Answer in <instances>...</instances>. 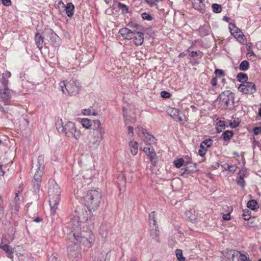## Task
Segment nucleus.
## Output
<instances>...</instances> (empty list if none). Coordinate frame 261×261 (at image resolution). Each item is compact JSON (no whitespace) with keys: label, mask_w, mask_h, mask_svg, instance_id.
Segmentation results:
<instances>
[{"label":"nucleus","mask_w":261,"mask_h":261,"mask_svg":"<svg viewBox=\"0 0 261 261\" xmlns=\"http://www.w3.org/2000/svg\"><path fill=\"white\" fill-rule=\"evenodd\" d=\"M57 6L59 7L60 6H62V7L64 8L66 5H65V4H64V3L62 1H60L58 2V4H57Z\"/></svg>","instance_id":"e2e57ef3"},{"label":"nucleus","mask_w":261,"mask_h":261,"mask_svg":"<svg viewBox=\"0 0 261 261\" xmlns=\"http://www.w3.org/2000/svg\"><path fill=\"white\" fill-rule=\"evenodd\" d=\"M250 212L249 210H247V212H245L242 215L244 219L245 220H248L250 218Z\"/></svg>","instance_id":"de8ad7c7"},{"label":"nucleus","mask_w":261,"mask_h":261,"mask_svg":"<svg viewBox=\"0 0 261 261\" xmlns=\"http://www.w3.org/2000/svg\"><path fill=\"white\" fill-rule=\"evenodd\" d=\"M34 40L36 46L38 49L41 50L42 48L44 43L43 36L40 33H36L35 35Z\"/></svg>","instance_id":"4be33fe9"},{"label":"nucleus","mask_w":261,"mask_h":261,"mask_svg":"<svg viewBox=\"0 0 261 261\" xmlns=\"http://www.w3.org/2000/svg\"><path fill=\"white\" fill-rule=\"evenodd\" d=\"M142 18L144 20H152V17L149 14L146 12L143 13L141 14Z\"/></svg>","instance_id":"37998d69"},{"label":"nucleus","mask_w":261,"mask_h":261,"mask_svg":"<svg viewBox=\"0 0 261 261\" xmlns=\"http://www.w3.org/2000/svg\"><path fill=\"white\" fill-rule=\"evenodd\" d=\"M80 219L79 216H73L67 223V227L71 231V234L69 235V238L77 236V234L82 231L83 227H81L82 222L80 221Z\"/></svg>","instance_id":"9d476101"},{"label":"nucleus","mask_w":261,"mask_h":261,"mask_svg":"<svg viewBox=\"0 0 261 261\" xmlns=\"http://www.w3.org/2000/svg\"><path fill=\"white\" fill-rule=\"evenodd\" d=\"M247 206L252 210H255L259 207L258 203L255 200H249L247 203Z\"/></svg>","instance_id":"cd10ccee"},{"label":"nucleus","mask_w":261,"mask_h":261,"mask_svg":"<svg viewBox=\"0 0 261 261\" xmlns=\"http://www.w3.org/2000/svg\"><path fill=\"white\" fill-rule=\"evenodd\" d=\"M21 121H22V122H24V123L26 125H28L29 121L28 120V119H27L24 118H22Z\"/></svg>","instance_id":"338daca9"},{"label":"nucleus","mask_w":261,"mask_h":261,"mask_svg":"<svg viewBox=\"0 0 261 261\" xmlns=\"http://www.w3.org/2000/svg\"><path fill=\"white\" fill-rule=\"evenodd\" d=\"M3 4L6 6H9L11 5V0H1Z\"/></svg>","instance_id":"3c124183"},{"label":"nucleus","mask_w":261,"mask_h":261,"mask_svg":"<svg viewBox=\"0 0 261 261\" xmlns=\"http://www.w3.org/2000/svg\"><path fill=\"white\" fill-rule=\"evenodd\" d=\"M84 111H85V112L84 113V114L85 115H89L91 114V111L90 109H85V110H84Z\"/></svg>","instance_id":"052dcab7"},{"label":"nucleus","mask_w":261,"mask_h":261,"mask_svg":"<svg viewBox=\"0 0 261 261\" xmlns=\"http://www.w3.org/2000/svg\"><path fill=\"white\" fill-rule=\"evenodd\" d=\"M245 171H240L238 173V178H244V176L245 174Z\"/></svg>","instance_id":"5fc2aeb1"},{"label":"nucleus","mask_w":261,"mask_h":261,"mask_svg":"<svg viewBox=\"0 0 261 261\" xmlns=\"http://www.w3.org/2000/svg\"><path fill=\"white\" fill-rule=\"evenodd\" d=\"M238 90L246 94H253L256 91L255 85L253 83L248 82L241 84Z\"/></svg>","instance_id":"4468645a"},{"label":"nucleus","mask_w":261,"mask_h":261,"mask_svg":"<svg viewBox=\"0 0 261 261\" xmlns=\"http://www.w3.org/2000/svg\"><path fill=\"white\" fill-rule=\"evenodd\" d=\"M119 7L122 9L123 11L125 10L126 12H128V7L126 5L123 4H119Z\"/></svg>","instance_id":"603ef678"},{"label":"nucleus","mask_w":261,"mask_h":261,"mask_svg":"<svg viewBox=\"0 0 261 261\" xmlns=\"http://www.w3.org/2000/svg\"><path fill=\"white\" fill-rule=\"evenodd\" d=\"M66 14L69 17H71L74 12V6L71 3H68L64 7Z\"/></svg>","instance_id":"a878e982"},{"label":"nucleus","mask_w":261,"mask_h":261,"mask_svg":"<svg viewBox=\"0 0 261 261\" xmlns=\"http://www.w3.org/2000/svg\"><path fill=\"white\" fill-rule=\"evenodd\" d=\"M23 199L22 194L19 192L16 193L15 197L14 199L13 203L14 204L12 206V208L16 212H18L20 207V203Z\"/></svg>","instance_id":"6ab92c4d"},{"label":"nucleus","mask_w":261,"mask_h":261,"mask_svg":"<svg viewBox=\"0 0 261 261\" xmlns=\"http://www.w3.org/2000/svg\"><path fill=\"white\" fill-rule=\"evenodd\" d=\"M48 261H57V258L53 254L48 258Z\"/></svg>","instance_id":"6e6d98bb"},{"label":"nucleus","mask_w":261,"mask_h":261,"mask_svg":"<svg viewBox=\"0 0 261 261\" xmlns=\"http://www.w3.org/2000/svg\"><path fill=\"white\" fill-rule=\"evenodd\" d=\"M207 150L206 149H204V148H200L198 150V154L201 156H203L205 153H206Z\"/></svg>","instance_id":"09e8293b"},{"label":"nucleus","mask_w":261,"mask_h":261,"mask_svg":"<svg viewBox=\"0 0 261 261\" xmlns=\"http://www.w3.org/2000/svg\"><path fill=\"white\" fill-rule=\"evenodd\" d=\"M133 130L134 128L132 126H128V134H132V136L133 135Z\"/></svg>","instance_id":"bf43d9fd"},{"label":"nucleus","mask_w":261,"mask_h":261,"mask_svg":"<svg viewBox=\"0 0 261 261\" xmlns=\"http://www.w3.org/2000/svg\"><path fill=\"white\" fill-rule=\"evenodd\" d=\"M223 254L229 259V261H251L247 254H243L236 250H225L223 252Z\"/></svg>","instance_id":"1a4fd4ad"},{"label":"nucleus","mask_w":261,"mask_h":261,"mask_svg":"<svg viewBox=\"0 0 261 261\" xmlns=\"http://www.w3.org/2000/svg\"><path fill=\"white\" fill-rule=\"evenodd\" d=\"M93 122L94 128L93 130L103 129L101 126V123L99 120H94Z\"/></svg>","instance_id":"a19ab883"},{"label":"nucleus","mask_w":261,"mask_h":261,"mask_svg":"<svg viewBox=\"0 0 261 261\" xmlns=\"http://www.w3.org/2000/svg\"><path fill=\"white\" fill-rule=\"evenodd\" d=\"M149 217L150 226H151V225L153 226H155L156 224V221L155 220V212H151L149 214Z\"/></svg>","instance_id":"f704fd0d"},{"label":"nucleus","mask_w":261,"mask_h":261,"mask_svg":"<svg viewBox=\"0 0 261 261\" xmlns=\"http://www.w3.org/2000/svg\"><path fill=\"white\" fill-rule=\"evenodd\" d=\"M174 164L176 168L181 167L185 163V161L183 159L180 158L174 161Z\"/></svg>","instance_id":"58836bf2"},{"label":"nucleus","mask_w":261,"mask_h":261,"mask_svg":"<svg viewBox=\"0 0 261 261\" xmlns=\"http://www.w3.org/2000/svg\"><path fill=\"white\" fill-rule=\"evenodd\" d=\"M217 130L218 132H221L222 129L225 128V122L223 121L220 120L217 123Z\"/></svg>","instance_id":"ea45409f"},{"label":"nucleus","mask_w":261,"mask_h":261,"mask_svg":"<svg viewBox=\"0 0 261 261\" xmlns=\"http://www.w3.org/2000/svg\"><path fill=\"white\" fill-rule=\"evenodd\" d=\"M213 140L211 139H206L200 144V148H204V149H206L209 148L212 145Z\"/></svg>","instance_id":"c85d7f7f"},{"label":"nucleus","mask_w":261,"mask_h":261,"mask_svg":"<svg viewBox=\"0 0 261 261\" xmlns=\"http://www.w3.org/2000/svg\"><path fill=\"white\" fill-rule=\"evenodd\" d=\"M213 11L215 13H219L222 11L221 6L217 4H213L212 6Z\"/></svg>","instance_id":"4c0bfd02"},{"label":"nucleus","mask_w":261,"mask_h":261,"mask_svg":"<svg viewBox=\"0 0 261 261\" xmlns=\"http://www.w3.org/2000/svg\"><path fill=\"white\" fill-rule=\"evenodd\" d=\"M11 72L8 71H6L5 73H4L2 74V77L1 80V82L2 85H3V88H8V78H9L11 76Z\"/></svg>","instance_id":"393cba45"},{"label":"nucleus","mask_w":261,"mask_h":261,"mask_svg":"<svg viewBox=\"0 0 261 261\" xmlns=\"http://www.w3.org/2000/svg\"><path fill=\"white\" fill-rule=\"evenodd\" d=\"M138 28L136 29V33L134 37L133 38H134L135 43L137 45H141L144 41V34L141 32L138 31Z\"/></svg>","instance_id":"5701e85b"},{"label":"nucleus","mask_w":261,"mask_h":261,"mask_svg":"<svg viewBox=\"0 0 261 261\" xmlns=\"http://www.w3.org/2000/svg\"><path fill=\"white\" fill-rule=\"evenodd\" d=\"M88 212L89 213V211H88ZM89 214L90 215V217H89V219H88V217H84V218H83V219L85 220L86 222L87 221H88V220L91 221V218H92V214H91V213H90V214L89 213V214H87V215H89Z\"/></svg>","instance_id":"680f3d73"},{"label":"nucleus","mask_w":261,"mask_h":261,"mask_svg":"<svg viewBox=\"0 0 261 261\" xmlns=\"http://www.w3.org/2000/svg\"><path fill=\"white\" fill-rule=\"evenodd\" d=\"M128 26L131 29L127 28H123L119 30V33L124 39L130 40L134 37L136 33V29L138 28L139 25L135 23L134 24H129Z\"/></svg>","instance_id":"f8f14e48"},{"label":"nucleus","mask_w":261,"mask_h":261,"mask_svg":"<svg viewBox=\"0 0 261 261\" xmlns=\"http://www.w3.org/2000/svg\"><path fill=\"white\" fill-rule=\"evenodd\" d=\"M143 150L148 155L149 159L153 165H155L158 162L156 153L153 147L149 146L144 147Z\"/></svg>","instance_id":"2eb2a0df"},{"label":"nucleus","mask_w":261,"mask_h":261,"mask_svg":"<svg viewBox=\"0 0 261 261\" xmlns=\"http://www.w3.org/2000/svg\"><path fill=\"white\" fill-rule=\"evenodd\" d=\"M37 171L36 172L33 179L32 180V185L34 191L36 193H38L40 191V188L41 186L42 175L43 173L44 165H43V159L42 156H39L37 160Z\"/></svg>","instance_id":"423d86ee"},{"label":"nucleus","mask_w":261,"mask_h":261,"mask_svg":"<svg viewBox=\"0 0 261 261\" xmlns=\"http://www.w3.org/2000/svg\"><path fill=\"white\" fill-rule=\"evenodd\" d=\"M56 127L59 133L67 137L74 138L77 140L81 137V131L77 129L75 124L71 121L63 122L62 119L58 118L56 122Z\"/></svg>","instance_id":"f257e3e1"},{"label":"nucleus","mask_w":261,"mask_h":261,"mask_svg":"<svg viewBox=\"0 0 261 261\" xmlns=\"http://www.w3.org/2000/svg\"><path fill=\"white\" fill-rule=\"evenodd\" d=\"M199 32L201 36H205L209 34L210 30L207 26H202L199 28Z\"/></svg>","instance_id":"2f4dec72"},{"label":"nucleus","mask_w":261,"mask_h":261,"mask_svg":"<svg viewBox=\"0 0 261 261\" xmlns=\"http://www.w3.org/2000/svg\"><path fill=\"white\" fill-rule=\"evenodd\" d=\"M190 56L191 57H196L198 56V53L196 51H192L190 54Z\"/></svg>","instance_id":"0e129e2a"},{"label":"nucleus","mask_w":261,"mask_h":261,"mask_svg":"<svg viewBox=\"0 0 261 261\" xmlns=\"http://www.w3.org/2000/svg\"><path fill=\"white\" fill-rule=\"evenodd\" d=\"M217 79L216 77H213L211 80L212 85L213 87H215L217 85Z\"/></svg>","instance_id":"864d4df0"},{"label":"nucleus","mask_w":261,"mask_h":261,"mask_svg":"<svg viewBox=\"0 0 261 261\" xmlns=\"http://www.w3.org/2000/svg\"><path fill=\"white\" fill-rule=\"evenodd\" d=\"M237 184L242 188L244 187L245 186V181L244 178H238L237 180Z\"/></svg>","instance_id":"c03bdc74"},{"label":"nucleus","mask_w":261,"mask_h":261,"mask_svg":"<svg viewBox=\"0 0 261 261\" xmlns=\"http://www.w3.org/2000/svg\"><path fill=\"white\" fill-rule=\"evenodd\" d=\"M83 223V230L77 236H74L72 238L77 243L81 244L87 248L92 246L95 241V236L88 228H85Z\"/></svg>","instance_id":"20e7f679"},{"label":"nucleus","mask_w":261,"mask_h":261,"mask_svg":"<svg viewBox=\"0 0 261 261\" xmlns=\"http://www.w3.org/2000/svg\"><path fill=\"white\" fill-rule=\"evenodd\" d=\"M59 86L63 93L66 95L75 96L80 90V86L78 81L71 80L69 81H62Z\"/></svg>","instance_id":"39448f33"},{"label":"nucleus","mask_w":261,"mask_h":261,"mask_svg":"<svg viewBox=\"0 0 261 261\" xmlns=\"http://www.w3.org/2000/svg\"><path fill=\"white\" fill-rule=\"evenodd\" d=\"M190 220L193 222L195 221V217L194 216H192L191 217H189Z\"/></svg>","instance_id":"774afa93"},{"label":"nucleus","mask_w":261,"mask_h":261,"mask_svg":"<svg viewBox=\"0 0 261 261\" xmlns=\"http://www.w3.org/2000/svg\"><path fill=\"white\" fill-rule=\"evenodd\" d=\"M13 238L10 235L3 236L0 244V248L4 250L7 254V257L13 259L14 249L8 245V243L12 242Z\"/></svg>","instance_id":"9b49d317"},{"label":"nucleus","mask_w":261,"mask_h":261,"mask_svg":"<svg viewBox=\"0 0 261 261\" xmlns=\"http://www.w3.org/2000/svg\"><path fill=\"white\" fill-rule=\"evenodd\" d=\"M249 63L248 61L244 60L240 64L239 69L242 71H246L248 69Z\"/></svg>","instance_id":"72a5a7b5"},{"label":"nucleus","mask_w":261,"mask_h":261,"mask_svg":"<svg viewBox=\"0 0 261 261\" xmlns=\"http://www.w3.org/2000/svg\"><path fill=\"white\" fill-rule=\"evenodd\" d=\"M68 246L67 247V252L69 258L74 260H78L81 256V248L79 243L74 241L72 238H68Z\"/></svg>","instance_id":"0eeeda50"},{"label":"nucleus","mask_w":261,"mask_h":261,"mask_svg":"<svg viewBox=\"0 0 261 261\" xmlns=\"http://www.w3.org/2000/svg\"><path fill=\"white\" fill-rule=\"evenodd\" d=\"M253 133L255 135L261 134V127H255L253 128Z\"/></svg>","instance_id":"8fccbe9b"},{"label":"nucleus","mask_w":261,"mask_h":261,"mask_svg":"<svg viewBox=\"0 0 261 261\" xmlns=\"http://www.w3.org/2000/svg\"><path fill=\"white\" fill-rule=\"evenodd\" d=\"M101 197V193L98 190H90L84 196V204L90 214L92 211H95L99 206Z\"/></svg>","instance_id":"7ed1b4c3"},{"label":"nucleus","mask_w":261,"mask_h":261,"mask_svg":"<svg viewBox=\"0 0 261 261\" xmlns=\"http://www.w3.org/2000/svg\"><path fill=\"white\" fill-rule=\"evenodd\" d=\"M46 33L49 37V42L50 44L55 47L59 46L60 44V38L51 29H48L46 31Z\"/></svg>","instance_id":"dca6fc26"},{"label":"nucleus","mask_w":261,"mask_h":261,"mask_svg":"<svg viewBox=\"0 0 261 261\" xmlns=\"http://www.w3.org/2000/svg\"><path fill=\"white\" fill-rule=\"evenodd\" d=\"M154 229H151L150 230V236L153 238L155 239L158 242H159V240L158 237L159 235V229L158 226H154Z\"/></svg>","instance_id":"c756f323"},{"label":"nucleus","mask_w":261,"mask_h":261,"mask_svg":"<svg viewBox=\"0 0 261 261\" xmlns=\"http://www.w3.org/2000/svg\"><path fill=\"white\" fill-rule=\"evenodd\" d=\"M237 80L240 82L245 83L248 80V76L246 74L242 72L238 73L237 75Z\"/></svg>","instance_id":"7c9ffc66"},{"label":"nucleus","mask_w":261,"mask_h":261,"mask_svg":"<svg viewBox=\"0 0 261 261\" xmlns=\"http://www.w3.org/2000/svg\"><path fill=\"white\" fill-rule=\"evenodd\" d=\"M223 219L225 220H229L230 219V216L229 214H224L223 216Z\"/></svg>","instance_id":"13d9d810"},{"label":"nucleus","mask_w":261,"mask_h":261,"mask_svg":"<svg viewBox=\"0 0 261 261\" xmlns=\"http://www.w3.org/2000/svg\"><path fill=\"white\" fill-rule=\"evenodd\" d=\"M233 135L232 131L227 130L222 134V137L224 140L229 141L232 137Z\"/></svg>","instance_id":"473e14b6"},{"label":"nucleus","mask_w":261,"mask_h":261,"mask_svg":"<svg viewBox=\"0 0 261 261\" xmlns=\"http://www.w3.org/2000/svg\"><path fill=\"white\" fill-rule=\"evenodd\" d=\"M81 122L83 126L86 128H89L91 125L90 120L88 119H83Z\"/></svg>","instance_id":"79ce46f5"},{"label":"nucleus","mask_w":261,"mask_h":261,"mask_svg":"<svg viewBox=\"0 0 261 261\" xmlns=\"http://www.w3.org/2000/svg\"><path fill=\"white\" fill-rule=\"evenodd\" d=\"M108 230L107 229V227L105 225L103 224L101 226L100 229V233L102 238H107L108 235Z\"/></svg>","instance_id":"c9c22d12"},{"label":"nucleus","mask_w":261,"mask_h":261,"mask_svg":"<svg viewBox=\"0 0 261 261\" xmlns=\"http://www.w3.org/2000/svg\"><path fill=\"white\" fill-rule=\"evenodd\" d=\"M168 114L170 115L175 120L181 122L182 121V118L180 115L179 111L175 108H170L167 111Z\"/></svg>","instance_id":"aec40b11"},{"label":"nucleus","mask_w":261,"mask_h":261,"mask_svg":"<svg viewBox=\"0 0 261 261\" xmlns=\"http://www.w3.org/2000/svg\"><path fill=\"white\" fill-rule=\"evenodd\" d=\"M1 98L2 101L6 102L9 101L11 97V90L8 88H3L0 89Z\"/></svg>","instance_id":"a211bd4d"},{"label":"nucleus","mask_w":261,"mask_h":261,"mask_svg":"<svg viewBox=\"0 0 261 261\" xmlns=\"http://www.w3.org/2000/svg\"><path fill=\"white\" fill-rule=\"evenodd\" d=\"M3 215V205H0V220H1Z\"/></svg>","instance_id":"69168bd1"},{"label":"nucleus","mask_w":261,"mask_h":261,"mask_svg":"<svg viewBox=\"0 0 261 261\" xmlns=\"http://www.w3.org/2000/svg\"><path fill=\"white\" fill-rule=\"evenodd\" d=\"M219 98L220 101L224 103L227 107L233 106L234 105V94L230 90L221 92Z\"/></svg>","instance_id":"ddd939ff"},{"label":"nucleus","mask_w":261,"mask_h":261,"mask_svg":"<svg viewBox=\"0 0 261 261\" xmlns=\"http://www.w3.org/2000/svg\"><path fill=\"white\" fill-rule=\"evenodd\" d=\"M215 73L217 76H219L220 77L223 76L224 75V71L221 69H217L215 70Z\"/></svg>","instance_id":"49530a36"},{"label":"nucleus","mask_w":261,"mask_h":261,"mask_svg":"<svg viewBox=\"0 0 261 261\" xmlns=\"http://www.w3.org/2000/svg\"><path fill=\"white\" fill-rule=\"evenodd\" d=\"M135 130L138 136L140 137H145V141H149L150 142H153L154 141L155 138L154 137L146 132V130L141 126H138L136 128Z\"/></svg>","instance_id":"f3484780"},{"label":"nucleus","mask_w":261,"mask_h":261,"mask_svg":"<svg viewBox=\"0 0 261 261\" xmlns=\"http://www.w3.org/2000/svg\"><path fill=\"white\" fill-rule=\"evenodd\" d=\"M104 129L92 130L87 137L89 145L91 148H96L103 139Z\"/></svg>","instance_id":"6e6552de"},{"label":"nucleus","mask_w":261,"mask_h":261,"mask_svg":"<svg viewBox=\"0 0 261 261\" xmlns=\"http://www.w3.org/2000/svg\"><path fill=\"white\" fill-rule=\"evenodd\" d=\"M130 147V151L131 153L133 155L137 154L138 152V144L137 142L135 141H130L129 144Z\"/></svg>","instance_id":"bb28decb"},{"label":"nucleus","mask_w":261,"mask_h":261,"mask_svg":"<svg viewBox=\"0 0 261 261\" xmlns=\"http://www.w3.org/2000/svg\"><path fill=\"white\" fill-rule=\"evenodd\" d=\"M176 256L179 261H185V257L182 255V250L180 249H176L175 251Z\"/></svg>","instance_id":"e433bc0d"},{"label":"nucleus","mask_w":261,"mask_h":261,"mask_svg":"<svg viewBox=\"0 0 261 261\" xmlns=\"http://www.w3.org/2000/svg\"><path fill=\"white\" fill-rule=\"evenodd\" d=\"M117 182L120 191L123 190L126 185V179L123 174L121 173L119 175Z\"/></svg>","instance_id":"b1692460"},{"label":"nucleus","mask_w":261,"mask_h":261,"mask_svg":"<svg viewBox=\"0 0 261 261\" xmlns=\"http://www.w3.org/2000/svg\"><path fill=\"white\" fill-rule=\"evenodd\" d=\"M231 33L239 42H242L244 41V35L239 28H235L233 30L231 29Z\"/></svg>","instance_id":"412c9836"},{"label":"nucleus","mask_w":261,"mask_h":261,"mask_svg":"<svg viewBox=\"0 0 261 261\" xmlns=\"http://www.w3.org/2000/svg\"><path fill=\"white\" fill-rule=\"evenodd\" d=\"M161 96L163 97V98H169L171 96V94L170 93H169L168 92H167L166 91H162L161 93Z\"/></svg>","instance_id":"a18cd8bd"},{"label":"nucleus","mask_w":261,"mask_h":261,"mask_svg":"<svg viewBox=\"0 0 261 261\" xmlns=\"http://www.w3.org/2000/svg\"><path fill=\"white\" fill-rule=\"evenodd\" d=\"M48 193L51 212L54 215L58 208L60 198L61 190L59 185L54 180L49 181L48 182Z\"/></svg>","instance_id":"f03ea898"},{"label":"nucleus","mask_w":261,"mask_h":261,"mask_svg":"<svg viewBox=\"0 0 261 261\" xmlns=\"http://www.w3.org/2000/svg\"><path fill=\"white\" fill-rule=\"evenodd\" d=\"M239 124L238 122H236V121H233V122L230 123V126L231 128L236 127Z\"/></svg>","instance_id":"4d7b16f0"}]
</instances>
